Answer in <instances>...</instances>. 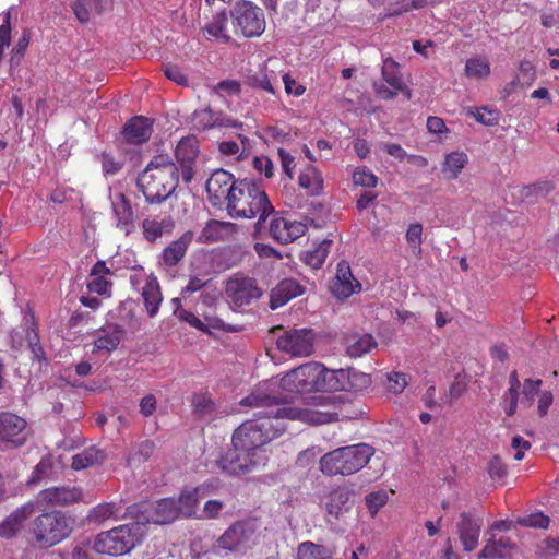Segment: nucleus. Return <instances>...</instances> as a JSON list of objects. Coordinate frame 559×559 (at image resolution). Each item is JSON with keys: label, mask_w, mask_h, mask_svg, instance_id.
<instances>
[{"label": "nucleus", "mask_w": 559, "mask_h": 559, "mask_svg": "<svg viewBox=\"0 0 559 559\" xmlns=\"http://www.w3.org/2000/svg\"><path fill=\"white\" fill-rule=\"evenodd\" d=\"M271 221L269 226H265V230L262 233L269 234L276 242L281 245H287L299 237L304 236L307 231V225L298 222L290 221L286 217H283L280 212H275L270 214Z\"/></svg>", "instance_id": "nucleus-14"}, {"label": "nucleus", "mask_w": 559, "mask_h": 559, "mask_svg": "<svg viewBox=\"0 0 559 559\" xmlns=\"http://www.w3.org/2000/svg\"><path fill=\"white\" fill-rule=\"evenodd\" d=\"M467 155L463 152H452L447 155L442 173L445 174L449 179H456L462 169L467 164Z\"/></svg>", "instance_id": "nucleus-42"}, {"label": "nucleus", "mask_w": 559, "mask_h": 559, "mask_svg": "<svg viewBox=\"0 0 559 559\" xmlns=\"http://www.w3.org/2000/svg\"><path fill=\"white\" fill-rule=\"evenodd\" d=\"M354 507L349 490L345 488H337L331 491L325 503L326 520L333 524L337 521H345L347 514Z\"/></svg>", "instance_id": "nucleus-21"}, {"label": "nucleus", "mask_w": 559, "mask_h": 559, "mask_svg": "<svg viewBox=\"0 0 559 559\" xmlns=\"http://www.w3.org/2000/svg\"><path fill=\"white\" fill-rule=\"evenodd\" d=\"M513 548L514 543L510 537L502 536L496 539L492 536L487 540L478 557L484 559H504L511 554Z\"/></svg>", "instance_id": "nucleus-32"}, {"label": "nucleus", "mask_w": 559, "mask_h": 559, "mask_svg": "<svg viewBox=\"0 0 559 559\" xmlns=\"http://www.w3.org/2000/svg\"><path fill=\"white\" fill-rule=\"evenodd\" d=\"M483 521L469 512H462L456 523V531L463 549L467 552L478 545Z\"/></svg>", "instance_id": "nucleus-20"}, {"label": "nucleus", "mask_w": 559, "mask_h": 559, "mask_svg": "<svg viewBox=\"0 0 559 559\" xmlns=\"http://www.w3.org/2000/svg\"><path fill=\"white\" fill-rule=\"evenodd\" d=\"M421 234H423V225L419 223H415L409 225L406 231V240L408 245L412 247L414 253L421 252Z\"/></svg>", "instance_id": "nucleus-55"}, {"label": "nucleus", "mask_w": 559, "mask_h": 559, "mask_svg": "<svg viewBox=\"0 0 559 559\" xmlns=\"http://www.w3.org/2000/svg\"><path fill=\"white\" fill-rule=\"evenodd\" d=\"M465 74L475 80L486 79L490 74V64L484 58H471L465 63Z\"/></svg>", "instance_id": "nucleus-47"}, {"label": "nucleus", "mask_w": 559, "mask_h": 559, "mask_svg": "<svg viewBox=\"0 0 559 559\" xmlns=\"http://www.w3.org/2000/svg\"><path fill=\"white\" fill-rule=\"evenodd\" d=\"M123 330L118 324H108L96 331L95 350H115L121 342Z\"/></svg>", "instance_id": "nucleus-29"}, {"label": "nucleus", "mask_w": 559, "mask_h": 559, "mask_svg": "<svg viewBox=\"0 0 559 559\" xmlns=\"http://www.w3.org/2000/svg\"><path fill=\"white\" fill-rule=\"evenodd\" d=\"M518 523L526 527L547 528L549 525V518L538 512L519 518Z\"/></svg>", "instance_id": "nucleus-56"}, {"label": "nucleus", "mask_w": 559, "mask_h": 559, "mask_svg": "<svg viewBox=\"0 0 559 559\" xmlns=\"http://www.w3.org/2000/svg\"><path fill=\"white\" fill-rule=\"evenodd\" d=\"M28 45H29V35L26 32H24L23 35L19 38L17 43L12 48V56H11V60H10L12 66L20 64Z\"/></svg>", "instance_id": "nucleus-58"}, {"label": "nucleus", "mask_w": 559, "mask_h": 559, "mask_svg": "<svg viewBox=\"0 0 559 559\" xmlns=\"http://www.w3.org/2000/svg\"><path fill=\"white\" fill-rule=\"evenodd\" d=\"M257 540L255 525L251 521L233 523L214 543L217 555L245 554Z\"/></svg>", "instance_id": "nucleus-7"}, {"label": "nucleus", "mask_w": 559, "mask_h": 559, "mask_svg": "<svg viewBox=\"0 0 559 559\" xmlns=\"http://www.w3.org/2000/svg\"><path fill=\"white\" fill-rule=\"evenodd\" d=\"M331 245V240L324 239L313 250L305 252L304 262L312 269L321 267L328 257Z\"/></svg>", "instance_id": "nucleus-44"}, {"label": "nucleus", "mask_w": 559, "mask_h": 559, "mask_svg": "<svg viewBox=\"0 0 559 559\" xmlns=\"http://www.w3.org/2000/svg\"><path fill=\"white\" fill-rule=\"evenodd\" d=\"M191 242V235L185 234L166 247L162 254L163 263L167 266L177 265L185 257Z\"/></svg>", "instance_id": "nucleus-35"}, {"label": "nucleus", "mask_w": 559, "mask_h": 559, "mask_svg": "<svg viewBox=\"0 0 559 559\" xmlns=\"http://www.w3.org/2000/svg\"><path fill=\"white\" fill-rule=\"evenodd\" d=\"M11 344L15 349H21L26 346L31 350L34 359L39 361L45 359V352L40 345L36 324L33 318L25 320L21 332H12Z\"/></svg>", "instance_id": "nucleus-17"}, {"label": "nucleus", "mask_w": 559, "mask_h": 559, "mask_svg": "<svg viewBox=\"0 0 559 559\" xmlns=\"http://www.w3.org/2000/svg\"><path fill=\"white\" fill-rule=\"evenodd\" d=\"M173 227L174 222L170 218H165L162 221L144 219L142 223L144 237L150 241H154L162 237L164 233H169Z\"/></svg>", "instance_id": "nucleus-41"}, {"label": "nucleus", "mask_w": 559, "mask_h": 559, "mask_svg": "<svg viewBox=\"0 0 559 559\" xmlns=\"http://www.w3.org/2000/svg\"><path fill=\"white\" fill-rule=\"evenodd\" d=\"M41 499L55 506H67L82 499V491L78 487H51L41 491Z\"/></svg>", "instance_id": "nucleus-27"}, {"label": "nucleus", "mask_w": 559, "mask_h": 559, "mask_svg": "<svg viewBox=\"0 0 559 559\" xmlns=\"http://www.w3.org/2000/svg\"><path fill=\"white\" fill-rule=\"evenodd\" d=\"M241 405L263 408L254 419L241 424L233 435V445L240 450L255 452L259 456L261 448L280 437L286 429L283 416L271 414L282 407L275 396L254 392L241 400Z\"/></svg>", "instance_id": "nucleus-1"}, {"label": "nucleus", "mask_w": 559, "mask_h": 559, "mask_svg": "<svg viewBox=\"0 0 559 559\" xmlns=\"http://www.w3.org/2000/svg\"><path fill=\"white\" fill-rule=\"evenodd\" d=\"M236 230V225L230 222L211 221L202 230V237L206 241H219L227 238Z\"/></svg>", "instance_id": "nucleus-38"}, {"label": "nucleus", "mask_w": 559, "mask_h": 559, "mask_svg": "<svg viewBox=\"0 0 559 559\" xmlns=\"http://www.w3.org/2000/svg\"><path fill=\"white\" fill-rule=\"evenodd\" d=\"M253 166L254 168L260 173L264 174L266 178H271L273 176V163L272 160L266 156H257L253 159Z\"/></svg>", "instance_id": "nucleus-63"}, {"label": "nucleus", "mask_w": 559, "mask_h": 559, "mask_svg": "<svg viewBox=\"0 0 559 559\" xmlns=\"http://www.w3.org/2000/svg\"><path fill=\"white\" fill-rule=\"evenodd\" d=\"M466 111L484 126L492 127L499 122V112L496 109L468 107Z\"/></svg>", "instance_id": "nucleus-50"}, {"label": "nucleus", "mask_w": 559, "mask_h": 559, "mask_svg": "<svg viewBox=\"0 0 559 559\" xmlns=\"http://www.w3.org/2000/svg\"><path fill=\"white\" fill-rule=\"evenodd\" d=\"M127 513L143 526L145 523L169 524L179 516L177 502L173 498L160 499L155 503L143 502L130 506Z\"/></svg>", "instance_id": "nucleus-10"}, {"label": "nucleus", "mask_w": 559, "mask_h": 559, "mask_svg": "<svg viewBox=\"0 0 559 559\" xmlns=\"http://www.w3.org/2000/svg\"><path fill=\"white\" fill-rule=\"evenodd\" d=\"M353 181L356 186L374 188L378 183V178L371 170L358 168L353 174Z\"/></svg>", "instance_id": "nucleus-53"}, {"label": "nucleus", "mask_w": 559, "mask_h": 559, "mask_svg": "<svg viewBox=\"0 0 559 559\" xmlns=\"http://www.w3.org/2000/svg\"><path fill=\"white\" fill-rule=\"evenodd\" d=\"M176 158L181 167V175L185 182L194 178V164L199 155L198 140L195 136L182 138L176 146Z\"/></svg>", "instance_id": "nucleus-18"}, {"label": "nucleus", "mask_w": 559, "mask_h": 559, "mask_svg": "<svg viewBox=\"0 0 559 559\" xmlns=\"http://www.w3.org/2000/svg\"><path fill=\"white\" fill-rule=\"evenodd\" d=\"M72 527L64 513L59 511L45 512L34 519L29 534L40 548L52 547L71 534Z\"/></svg>", "instance_id": "nucleus-6"}, {"label": "nucleus", "mask_w": 559, "mask_h": 559, "mask_svg": "<svg viewBox=\"0 0 559 559\" xmlns=\"http://www.w3.org/2000/svg\"><path fill=\"white\" fill-rule=\"evenodd\" d=\"M104 459L105 454L102 450L90 447L72 457V468L76 471L84 469L94 464L102 463Z\"/></svg>", "instance_id": "nucleus-39"}, {"label": "nucleus", "mask_w": 559, "mask_h": 559, "mask_svg": "<svg viewBox=\"0 0 559 559\" xmlns=\"http://www.w3.org/2000/svg\"><path fill=\"white\" fill-rule=\"evenodd\" d=\"M239 179L236 180L227 170L222 168L215 169L206 181L205 188L209 200L213 205L222 203L227 204L230 198V192L236 187Z\"/></svg>", "instance_id": "nucleus-15"}, {"label": "nucleus", "mask_w": 559, "mask_h": 559, "mask_svg": "<svg viewBox=\"0 0 559 559\" xmlns=\"http://www.w3.org/2000/svg\"><path fill=\"white\" fill-rule=\"evenodd\" d=\"M407 385V377L402 372H392L386 376V389L394 393L399 394L403 392L405 386Z\"/></svg>", "instance_id": "nucleus-57"}, {"label": "nucleus", "mask_w": 559, "mask_h": 559, "mask_svg": "<svg viewBox=\"0 0 559 559\" xmlns=\"http://www.w3.org/2000/svg\"><path fill=\"white\" fill-rule=\"evenodd\" d=\"M99 159L105 175H116L123 166V163L121 160L115 159L108 153H103L99 156Z\"/></svg>", "instance_id": "nucleus-59"}, {"label": "nucleus", "mask_w": 559, "mask_h": 559, "mask_svg": "<svg viewBox=\"0 0 559 559\" xmlns=\"http://www.w3.org/2000/svg\"><path fill=\"white\" fill-rule=\"evenodd\" d=\"M200 490V488H195L191 491H186L176 500L179 515L189 518L195 513Z\"/></svg>", "instance_id": "nucleus-46"}, {"label": "nucleus", "mask_w": 559, "mask_h": 559, "mask_svg": "<svg viewBox=\"0 0 559 559\" xmlns=\"http://www.w3.org/2000/svg\"><path fill=\"white\" fill-rule=\"evenodd\" d=\"M142 298L148 317L154 318L159 310L163 296L157 277L153 274L146 277L142 288Z\"/></svg>", "instance_id": "nucleus-30"}, {"label": "nucleus", "mask_w": 559, "mask_h": 559, "mask_svg": "<svg viewBox=\"0 0 559 559\" xmlns=\"http://www.w3.org/2000/svg\"><path fill=\"white\" fill-rule=\"evenodd\" d=\"M259 463L260 457L255 455V452L240 450L234 445L219 461L222 469L233 475L248 472Z\"/></svg>", "instance_id": "nucleus-19"}, {"label": "nucleus", "mask_w": 559, "mask_h": 559, "mask_svg": "<svg viewBox=\"0 0 559 559\" xmlns=\"http://www.w3.org/2000/svg\"><path fill=\"white\" fill-rule=\"evenodd\" d=\"M377 346V342L370 334H364L355 340L353 342L348 341L346 353L348 356L358 358L362 355L369 353L372 348Z\"/></svg>", "instance_id": "nucleus-45"}, {"label": "nucleus", "mask_w": 559, "mask_h": 559, "mask_svg": "<svg viewBox=\"0 0 559 559\" xmlns=\"http://www.w3.org/2000/svg\"><path fill=\"white\" fill-rule=\"evenodd\" d=\"M33 512L34 506L29 503L16 509L0 524V536L4 538L14 537Z\"/></svg>", "instance_id": "nucleus-26"}, {"label": "nucleus", "mask_w": 559, "mask_h": 559, "mask_svg": "<svg viewBox=\"0 0 559 559\" xmlns=\"http://www.w3.org/2000/svg\"><path fill=\"white\" fill-rule=\"evenodd\" d=\"M281 406L276 411L272 409L271 414L283 416L286 419L301 420L311 425L329 424L338 418V406L331 399L316 397L314 407L310 408L294 407L286 404H281Z\"/></svg>", "instance_id": "nucleus-8"}, {"label": "nucleus", "mask_w": 559, "mask_h": 559, "mask_svg": "<svg viewBox=\"0 0 559 559\" xmlns=\"http://www.w3.org/2000/svg\"><path fill=\"white\" fill-rule=\"evenodd\" d=\"M111 206L117 219V227L129 234L134 221V212L130 201L122 192H117L111 198Z\"/></svg>", "instance_id": "nucleus-25"}, {"label": "nucleus", "mask_w": 559, "mask_h": 559, "mask_svg": "<svg viewBox=\"0 0 559 559\" xmlns=\"http://www.w3.org/2000/svg\"><path fill=\"white\" fill-rule=\"evenodd\" d=\"M215 91L222 95H237L240 93V83L236 80H225L215 86Z\"/></svg>", "instance_id": "nucleus-64"}, {"label": "nucleus", "mask_w": 559, "mask_h": 559, "mask_svg": "<svg viewBox=\"0 0 559 559\" xmlns=\"http://www.w3.org/2000/svg\"><path fill=\"white\" fill-rule=\"evenodd\" d=\"M226 295L234 305L241 307L259 299L262 290L258 287L255 280L235 276L226 283Z\"/></svg>", "instance_id": "nucleus-16"}, {"label": "nucleus", "mask_w": 559, "mask_h": 559, "mask_svg": "<svg viewBox=\"0 0 559 559\" xmlns=\"http://www.w3.org/2000/svg\"><path fill=\"white\" fill-rule=\"evenodd\" d=\"M226 210L234 218L251 219L258 217L253 227L254 237L262 236L270 214L274 213V206L264 189L250 179H239V182L230 192Z\"/></svg>", "instance_id": "nucleus-2"}, {"label": "nucleus", "mask_w": 559, "mask_h": 559, "mask_svg": "<svg viewBox=\"0 0 559 559\" xmlns=\"http://www.w3.org/2000/svg\"><path fill=\"white\" fill-rule=\"evenodd\" d=\"M542 380L526 379L523 383L522 390V403H525L528 407L532 406L535 396L539 392Z\"/></svg>", "instance_id": "nucleus-54"}, {"label": "nucleus", "mask_w": 559, "mask_h": 559, "mask_svg": "<svg viewBox=\"0 0 559 559\" xmlns=\"http://www.w3.org/2000/svg\"><path fill=\"white\" fill-rule=\"evenodd\" d=\"M154 450V442L151 440H145L141 442L136 450L130 454L128 463L130 465L140 464L141 462L146 461L153 454Z\"/></svg>", "instance_id": "nucleus-51"}, {"label": "nucleus", "mask_w": 559, "mask_h": 559, "mask_svg": "<svg viewBox=\"0 0 559 559\" xmlns=\"http://www.w3.org/2000/svg\"><path fill=\"white\" fill-rule=\"evenodd\" d=\"M192 122L195 128L205 130L216 127H225V128H236L241 126L229 118L222 117L221 115H216L211 108H202L198 109L193 114Z\"/></svg>", "instance_id": "nucleus-28"}, {"label": "nucleus", "mask_w": 559, "mask_h": 559, "mask_svg": "<svg viewBox=\"0 0 559 559\" xmlns=\"http://www.w3.org/2000/svg\"><path fill=\"white\" fill-rule=\"evenodd\" d=\"M343 369H329L319 362L317 392H336L342 389Z\"/></svg>", "instance_id": "nucleus-31"}, {"label": "nucleus", "mask_w": 559, "mask_h": 559, "mask_svg": "<svg viewBox=\"0 0 559 559\" xmlns=\"http://www.w3.org/2000/svg\"><path fill=\"white\" fill-rule=\"evenodd\" d=\"M231 25L235 33L245 37L260 36L265 29L263 11L252 2L240 0L230 10Z\"/></svg>", "instance_id": "nucleus-9"}, {"label": "nucleus", "mask_w": 559, "mask_h": 559, "mask_svg": "<svg viewBox=\"0 0 559 559\" xmlns=\"http://www.w3.org/2000/svg\"><path fill=\"white\" fill-rule=\"evenodd\" d=\"M521 388V382L518 376V372L514 370L509 376V388L504 392L502 396L501 405L504 409V413L508 416H513L516 412L518 401L520 397L519 390Z\"/></svg>", "instance_id": "nucleus-37"}, {"label": "nucleus", "mask_w": 559, "mask_h": 559, "mask_svg": "<svg viewBox=\"0 0 559 559\" xmlns=\"http://www.w3.org/2000/svg\"><path fill=\"white\" fill-rule=\"evenodd\" d=\"M145 536V527L135 521L99 533L93 544L98 554L121 556L139 546Z\"/></svg>", "instance_id": "nucleus-5"}, {"label": "nucleus", "mask_w": 559, "mask_h": 559, "mask_svg": "<svg viewBox=\"0 0 559 559\" xmlns=\"http://www.w3.org/2000/svg\"><path fill=\"white\" fill-rule=\"evenodd\" d=\"M179 183V171L174 162L165 156L154 157L139 175L136 185L146 202L159 204L167 200Z\"/></svg>", "instance_id": "nucleus-3"}, {"label": "nucleus", "mask_w": 559, "mask_h": 559, "mask_svg": "<svg viewBox=\"0 0 559 559\" xmlns=\"http://www.w3.org/2000/svg\"><path fill=\"white\" fill-rule=\"evenodd\" d=\"M164 72H165V75L167 76V79L176 82L177 84H179V85L188 84L187 75L178 66L168 64L165 67Z\"/></svg>", "instance_id": "nucleus-62"}, {"label": "nucleus", "mask_w": 559, "mask_h": 559, "mask_svg": "<svg viewBox=\"0 0 559 559\" xmlns=\"http://www.w3.org/2000/svg\"><path fill=\"white\" fill-rule=\"evenodd\" d=\"M175 313L178 316L180 320L188 322L191 326L200 331H205L207 328L219 329L228 332L236 331V329H234L230 324H226L222 319L217 317L206 316L205 320L207 321V323L205 324L191 311L180 309L178 312L175 311Z\"/></svg>", "instance_id": "nucleus-33"}, {"label": "nucleus", "mask_w": 559, "mask_h": 559, "mask_svg": "<svg viewBox=\"0 0 559 559\" xmlns=\"http://www.w3.org/2000/svg\"><path fill=\"white\" fill-rule=\"evenodd\" d=\"M152 132V121L146 117L136 116L126 123L122 135L128 143L139 145L146 142Z\"/></svg>", "instance_id": "nucleus-23"}, {"label": "nucleus", "mask_w": 559, "mask_h": 559, "mask_svg": "<svg viewBox=\"0 0 559 559\" xmlns=\"http://www.w3.org/2000/svg\"><path fill=\"white\" fill-rule=\"evenodd\" d=\"M273 80H275L274 73H269L264 68H261L254 72H250L247 75V84L249 86L261 88L270 94H275Z\"/></svg>", "instance_id": "nucleus-43"}, {"label": "nucleus", "mask_w": 559, "mask_h": 559, "mask_svg": "<svg viewBox=\"0 0 559 559\" xmlns=\"http://www.w3.org/2000/svg\"><path fill=\"white\" fill-rule=\"evenodd\" d=\"M87 287L93 293L105 295L110 290L111 283L106 276H90Z\"/></svg>", "instance_id": "nucleus-60"}, {"label": "nucleus", "mask_w": 559, "mask_h": 559, "mask_svg": "<svg viewBox=\"0 0 559 559\" xmlns=\"http://www.w3.org/2000/svg\"><path fill=\"white\" fill-rule=\"evenodd\" d=\"M360 283L353 276L349 265L342 261L337 265L335 280L332 284V293L338 299H345L359 292Z\"/></svg>", "instance_id": "nucleus-22"}, {"label": "nucleus", "mask_w": 559, "mask_h": 559, "mask_svg": "<svg viewBox=\"0 0 559 559\" xmlns=\"http://www.w3.org/2000/svg\"><path fill=\"white\" fill-rule=\"evenodd\" d=\"M297 559H332L328 549L323 546L306 542L299 545Z\"/></svg>", "instance_id": "nucleus-49"}, {"label": "nucleus", "mask_w": 559, "mask_h": 559, "mask_svg": "<svg viewBox=\"0 0 559 559\" xmlns=\"http://www.w3.org/2000/svg\"><path fill=\"white\" fill-rule=\"evenodd\" d=\"M314 334L312 330L295 329L285 331L276 340L280 350L295 357H307L313 353Z\"/></svg>", "instance_id": "nucleus-13"}, {"label": "nucleus", "mask_w": 559, "mask_h": 559, "mask_svg": "<svg viewBox=\"0 0 559 559\" xmlns=\"http://www.w3.org/2000/svg\"><path fill=\"white\" fill-rule=\"evenodd\" d=\"M119 507L112 502L100 503L90 511V520L95 523H102L110 518H119Z\"/></svg>", "instance_id": "nucleus-48"}, {"label": "nucleus", "mask_w": 559, "mask_h": 559, "mask_svg": "<svg viewBox=\"0 0 559 559\" xmlns=\"http://www.w3.org/2000/svg\"><path fill=\"white\" fill-rule=\"evenodd\" d=\"M304 292V286H301L296 280H283L271 292L270 307L272 309H277L287 304L290 299L302 295Z\"/></svg>", "instance_id": "nucleus-24"}, {"label": "nucleus", "mask_w": 559, "mask_h": 559, "mask_svg": "<svg viewBox=\"0 0 559 559\" xmlns=\"http://www.w3.org/2000/svg\"><path fill=\"white\" fill-rule=\"evenodd\" d=\"M373 453V448L366 443L341 447L320 459V469L328 476L353 475L368 464Z\"/></svg>", "instance_id": "nucleus-4"}, {"label": "nucleus", "mask_w": 559, "mask_h": 559, "mask_svg": "<svg viewBox=\"0 0 559 559\" xmlns=\"http://www.w3.org/2000/svg\"><path fill=\"white\" fill-rule=\"evenodd\" d=\"M319 362H306L284 374L281 378L280 386L288 392H317V377Z\"/></svg>", "instance_id": "nucleus-11"}, {"label": "nucleus", "mask_w": 559, "mask_h": 559, "mask_svg": "<svg viewBox=\"0 0 559 559\" xmlns=\"http://www.w3.org/2000/svg\"><path fill=\"white\" fill-rule=\"evenodd\" d=\"M382 78L392 88L400 91L405 94L407 98H411L412 93L404 84L403 76L400 72V66L390 57L383 60Z\"/></svg>", "instance_id": "nucleus-34"}, {"label": "nucleus", "mask_w": 559, "mask_h": 559, "mask_svg": "<svg viewBox=\"0 0 559 559\" xmlns=\"http://www.w3.org/2000/svg\"><path fill=\"white\" fill-rule=\"evenodd\" d=\"M203 31L206 32L209 37L228 43L231 37L228 33V17L225 10L217 11L212 20L203 27Z\"/></svg>", "instance_id": "nucleus-36"}, {"label": "nucleus", "mask_w": 559, "mask_h": 559, "mask_svg": "<svg viewBox=\"0 0 559 559\" xmlns=\"http://www.w3.org/2000/svg\"><path fill=\"white\" fill-rule=\"evenodd\" d=\"M388 501V495L385 491H377L366 497V503L371 513L378 512Z\"/></svg>", "instance_id": "nucleus-61"}, {"label": "nucleus", "mask_w": 559, "mask_h": 559, "mask_svg": "<svg viewBox=\"0 0 559 559\" xmlns=\"http://www.w3.org/2000/svg\"><path fill=\"white\" fill-rule=\"evenodd\" d=\"M298 182L300 187L314 192L320 188L322 180L317 169L309 167L299 175Z\"/></svg>", "instance_id": "nucleus-52"}, {"label": "nucleus", "mask_w": 559, "mask_h": 559, "mask_svg": "<svg viewBox=\"0 0 559 559\" xmlns=\"http://www.w3.org/2000/svg\"><path fill=\"white\" fill-rule=\"evenodd\" d=\"M343 379L341 391H360L368 388L371 383V379L367 373L355 369H343Z\"/></svg>", "instance_id": "nucleus-40"}, {"label": "nucleus", "mask_w": 559, "mask_h": 559, "mask_svg": "<svg viewBox=\"0 0 559 559\" xmlns=\"http://www.w3.org/2000/svg\"><path fill=\"white\" fill-rule=\"evenodd\" d=\"M26 420L13 413H0V449H14L25 444Z\"/></svg>", "instance_id": "nucleus-12"}]
</instances>
